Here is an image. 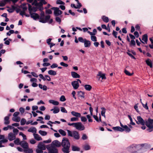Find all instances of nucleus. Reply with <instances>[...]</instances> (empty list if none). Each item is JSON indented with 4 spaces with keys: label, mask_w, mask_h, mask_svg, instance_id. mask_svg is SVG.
<instances>
[{
    "label": "nucleus",
    "mask_w": 153,
    "mask_h": 153,
    "mask_svg": "<svg viewBox=\"0 0 153 153\" xmlns=\"http://www.w3.org/2000/svg\"><path fill=\"white\" fill-rule=\"evenodd\" d=\"M147 145V144H142L138 145L134 144L128 147L127 148V149L128 151L131 152L138 153V151L139 150H141V152H142V150L145 148L144 146H146Z\"/></svg>",
    "instance_id": "1"
},
{
    "label": "nucleus",
    "mask_w": 153,
    "mask_h": 153,
    "mask_svg": "<svg viewBox=\"0 0 153 153\" xmlns=\"http://www.w3.org/2000/svg\"><path fill=\"white\" fill-rule=\"evenodd\" d=\"M32 5H34L35 7H32V6L30 4H28V10L29 11L30 10L31 11L32 13L36 12L38 10H39L40 11H42L43 9V8L42 5L43 4L41 3H38L37 1H35L32 3Z\"/></svg>",
    "instance_id": "2"
},
{
    "label": "nucleus",
    "mask_w": 153,
    "mask_h": 153,
    "mask_svg": "<svg viewBox=\"0 0 153 153\" xmlns=\"http://www.w3.org/2000/svg\"><path fill=\"white\" fill-rule=\"evenodd\" d=\"M61 145L63 147L62 149V151L64 153H69L70 144L68 139L64 137L62 140Z\"/></svg>",
    "instance_id": "3"
},
{
    "label": "nucleus",
    "mask_w": 153,
    "mask_h": 153,
    "mask_svg": "<svg viewBox=\"0 0 153 153\" xmlns=\"http://www.w3.org/2000/svg\"><path fill=\"white\" fill-rule=\"evenodd\" d=\"M67 131L69 136L73 137L76 140H78L79 139V134L77 131H71L68 130H67Z\"/></svg>",
    "instance_id": "4"
},
{
    "label": "nucleus",
    "mask_w": 153,
    "mask_h": 153,
    "mask_svg": "<svg viewBox=\"0 0 153 153\" xmlns=\"http://www.w3.org/2000/svg\"><path fill=\"white\" fill-rule=\"evenodd\" d=\"M50 18V16L49 15L44 16H39L38 18L39 21L43 23L48 22Z\"/></svg>",
    "instance_id": "5"
},
{
    "label": "nucleus",
    "mask_w": 153,
    "mask_h": 153,
    "mask_svg": "<svg viewBox=\"0 0 153 153\" xmlns=\"http://www.w3.org/2000/svg\"><path fill=\"white\" fill-rule=\"evenodd\" d=\"M120 126H121V127H122L123 130H122V132L125 131L126 133H128L131 131V129L130 128H129L127 125H124L122 124V123L120 122Z\"/></svg>",
    "instance_id": "6"
},
{
    "label": "nucleus",
    "mask_w": 153,
    "mask_h": 153,
    "mask_svg": "<svg viewBox=\"0 0 153 153\" xmlns=\"http://www.w3.org/2000/svg\"><path fill=\"white\" fill-rule=\"evenodd\" d=\"M78 130L82 131L85 129L84 126L81 122L76 123L75 127Z\"/></svg>",
    "instance_id": "7"
},
{
    "label": "nucleus",
    "mask_w": 153,
    "mask_h": 153,
    "mask_svg": "<svg viewBox=\"0 0 153 153\" xmlns=\"http://www.w3.org/2000/svg\"><path fill=\"white\" fill-rule=\"evenodd\" d=\"M49 153H58V151L56 147L49 146L47 148Z\"/></svg>",
    "instance_id": "8"
},
{
    "label": "nucleus",
    "mask_w": 153,
    "mask_h": 153,
    "mask_svg": "<svg viewBox=\"0 0 153 153\" xmlns=\"http://www.w3.org/2000/svg\"><path fill=\"white\" fill-rule=\"evenodd\" d=\"M52 9L54 10V14L55 16H58L61 14L62 12L60 10L59 8L53 7Z\"/></svg>",
    "instance_id": "9"
},
{
    "label": "nucleus",
    "mask_w": 153,
    "mask_h": 153,
    "mask_svg": "<svg viewBox=\"0 0 153 153\" xmlns=\"http://www.w3.org/2000/svg\"><path fill=\"white\" fill-rule=\"evenodd\" d=\"M137 121H136V122L137 124H140L142 126L145 125V122L141 116H138L137 117Z\"/></svg>",
    "instance_id": "10"
},
{
    "label": "nucleus",
    "mask_w": 153,
    "mask_h": 153,
    "mask_svg": "<svg viewBox=\"0 0 153 153\" xmlns=\"http://www.w3.org/2000/svg\"><path fill=\"white\" fill-rule=\"evenodd\" d=\"M29 13L30 14V17L33 19L36 20L38 19L39 17V15L37 13H32L30 10H29Z\"/></svg>",
    "instance_id": "11"
},
{
    "label": "nucleus",
    "mask_w": 153,
    "mask_h": 153,
    "mask_svg": "<svg viewBox=\"0 0 153 153\" xmlns=\"http://www.w3.org/2000/svg\"><path fill=\"white\" fill-rule=\"evenodd\" d=\"M71 85L74 89L75 90L77 89L79 87V85L78 81H74L71 82Z\"/></svg>",
    "instance_id": "12"
},
{
    "label": "nucleus",
    "mask_w": 153,
    "mask_h": 153,
    "mask_svg": "<svg viewBox=\"0 0 153 153\" xmlns=\"http://www.w3.org/2000/svg\"><path fill=\"white\" fill-rule=\"evenodd\" d=\"M61 146L60 142L58 140H55L53 141L50 146H53L55 147H59Z\"/></svg>",
    "instance_id": "13"
},
{
    "label": "nucleus",
    "mask_w": 153,
    "mask_h": 153,
    "mask_svg": "<svg viewBox=\"0 0 153 153\" xmlns=\"http://www.w3.org/2000/svg\"><path fill=\"white\" fill-rule=\"evenodd\" d=\"M8 139L10 141L14 140L16 138L15 134H14L12 132H10L8 134Z\"/></svg>",
    "instance_id": "14"
},
{
    "label": "nucleus",
    "mask_w": 153,
    "mask_h": 153,
    "mask_svg": "<svg viewBox=\"0 0 153 153\" xmlns=\"http://www.w3.org/2000/svg\"><path fill=\"white\" fill-rule=\"evenodd\" d=\"M153 119H149L147 121H146L145 124L148 127L153 126Z\"/></svg>",
    "instance_id": "15"
},
{
    "label": "nucleus",
    "mask_w": 153,
    "mask_h": 153,
    "mask_svg": "<svg viewBox=\"0 0 153 153\" xmlns=\"http://www.w3.org/2000/svg\"><path fill=\"white\" fill-rule=\"evenodd\" d=\"M105 74L104 73H102L101 71H99L97 75V78L99 80H100L101 78L102 80L105 79Z\"/></svg>",
    "instance_id": "16"
},
{
    "label": "nucleus",
    "mask_w": 153,
    "mask_h": 153,
    "mask_svg": "<svg viewBox=\"0 0 153 153\" xmlns=\"http://www.w3.org/2000/svg\"><path fill=\"white\" fill-rule=\"evenodd\" d=\"M20 146L24 149L28 148L29 146L28 143L24 141H21Z\"/></svg>",
    "instance_id": "17"
},
{
    "label": "nucleus",
    "mask_w": 153,
    "mask_h": 153,
    "mask_svg": "<svg viewBox=\"0 0 153 153\" xmlns=\"http://www.w3.org/2000/svg\"><path fill=\"white\" fill-rule=\"evenodd\" d=\"M37 148L42 150H45L46 148L45 144L42 142L39 143L37 146Z\"/></svg>",
    "instance_id": "18"
},
{
    "label": "nucleus",
    "mask_w": 153,
    "mask_h": 153,
    "mask_svg": "<svg viewBox=\"0 0 153 153\" xmlns=\"http://www.w3.org/2000/svg\"><path fill=\"white\" fill-rule=\"evenodd\" d=\"M34 138L37 141H40L42 140L41 137L38 134H33Z\"/></svg>",
    "instance_id": "19"
},
{
    "label": "nucleus",
    "mask_w": 153,
    "mask_h": 153,
    "mask_svg": "<svg viewBox=\"0 0 153 153\" xmlns=\"http://www.w3.org/2000/svg\"><path fill=\"white\" fill-rule=\"evenodd\" d=\"M11 116L10 114H9L7 116L5 117L4 118V124L5 125L9 124L10 123L9 120V117Z\"/></svg>",
    "instance_id": "20"
},
{
    "label": "nucleus",
    "mask_w": 153,
    "mask_h": 153,
    "mask_svg": "<svg viewBox=\"0 0 153 153\" xmlns=\"http://www.w3.org/2000/svg\"><path fill=\"white\" fill-rule=\"evenodd\" d=\"M71 75L74 78H79L80 76L75 72L72 71L71 72Z\"/></svg>",
    "instance_id": "21"
},
{
    "label": "nucleus",
    "mask_w": 153,
    "mask_h": 153,
    "mask_svg": "<svg viewBox=\"0 0 153 153\" xmlns=\"http://www.w3.org/2000/svg\"><path fill=\"white\" fill-rule=\"evenodd\" d=\"M71 113L73 116L77 118L81 117V114L77 112L74 111H72Z\"/></svg>",
    "instance_id": "22"
},
{
    "label": "nucleus",
    "mask_w": 153,
    "mask_h": 153,
    "mask_svg": "<svg viewBox=\"0 0 153 153\" xmlns=\"http://www.w3.org/2000/svg\"><path fill=\"white\" fill-rule=\"evenodd\" d=\"M84 44L85 47H89L91 45V42L90 41L87 40L85 39H84Z\"/></svg>",
    "instance_id": "23"
},
{
    "label": "nucleus",
    "mask_w": 153,
    "mask_h": 153,
    "mask_svg": "<svg viewBox=\"0 0 153 153\" xmlns=\"http://www.w3.org/2000/svg\"><path fill=\"white\" fill-rule=\"evenodd\" d=\"M112 129L115 131H119L122 132V130H123L122 127L118 126L113 127Z\"/></svg>",
    "instance_id": "24"
},
{
    "label": "nucleus",
    "mask_w": 153,
    "mask_h": 153,
    "mask_svg": "<svg viewBox=\"0 0 153 153\" xmlns=\"http://www.w3.org/2000/svg\"><path fill=\"white\" fill-rule=\"evenodd\" d=\"M28 132H31L33 133V134H35L36 132V128L34 127L30 128L28 130Z\"/></svg>",
    "instance_id": "25"
},
{
    "label": "nucleus",
    "mask_w": 153,
    "mask_h": 153,
    "mask_svg": "<svg viewBox=\"0 0 153 153\" xmlns=\"http://www.w3.org/2000/svg\"><path fill=\"white\" fill-rule=\"evenodd\" d=\"M49 102L50 103L52 104L55 105H57L59 104V102H58L53 100H49Z\"/></svg>",
    "instance_id": "26"
},
{
    "label": "nucleus",
    "mask_w": 153,
    "mask_h": 153,
    "mask_svg": "<svg viewBox=\"0 0 153 153\" xmlns=\"http://www.w3.org/2000/svg\"><path fill=\"white\" fill-rule=\"evenodd\" d=\"M85 89L87 91H90L92 88L91 86L90 85L86 84L84 86Z\"/></svg>",
    "instance_id": "27"
},
{
    "label": "nucleus",
    "mask_w": 153,
    "mask_h": 153,
    "mask_svg": "<svg viewBox=\"0 0 153 153\" xmlns=\"http://www.w3.org/2000/svg\"><path fill=\"white\" fill-rule=\"evenodd\" d=\"M146 62L148 65L150 66L151 68L152 67V63L151 60L149 59L146 61Z\"/></svg>",
    "instance_id": "28"
},
{
    "label": "nucleus",
    "mask_w": 153,
    "mask_h": 153,
    "mask_svg": "<svg viewBox=\"0 0 153 153\" xmlns=\"http://www.w3.org/2000/svg\"><path fill=\"white\" fill-rule=\"evenodd\" d=\"M23 152L25 153H32L33 151L32 149H30L28 147L24 149Z\"/></svg>",
    "instance_id": "29"
},
{
    "label": "nucleus",
    "mask_w": 153,
    "mask_h": 153,
    "mask_svg": "<svg viewBox=\"0 0 153 153\" xmlns=\"http://www.w3.org/2000/svg\"><path fill=\"white\" fill-rule=\"evenodd\" d=\"M51 111H53V113L54 114H56L58 113L59 111V108L56 107H54L53 109H52L51 110Z\"/></svg>",
    "instance_id": "30"
},
{
    "label": "nucleus",
    "mask_w": 153,
    "mask_h": 153,
    "mask_svg": "<svg viewBox=\"0 0 153 153\" xmlns=\"http://www.w3.org/2000/svg\"><path fill=\"white\" fill-rule=\"evenodd\" d=\"M142 40L144 42V43H147L148 41V36L147 34H145L143 36Z\"/></svg>",
    "instance_id": "31"
},
{
    "label": "nucleus",
    "mask_w": 153,
    "mask_h": 153,
    "mask_svg": "<svg viewBox=\"0 0 153 153\" xmlns=\"http://www.w3.org/2000/svg\"><path fill=\"white\" fill-rule=\"evenodd\" d=\"M48 74H49L51 75L55 76L56 74V72L53 70H50L48 71Z\"/></svg>",
    "instance_id": "32"
},
{
    "label": "nucleus",
    "mask_w": 153,
    "mask_h": 153,
    "mask_svg": "<svg viewBox=\"0 0 153 153\" xmlns=\"http://www.w3.org/2000/svg\"><path fill=\"white\" fill-rule=\"evenodd\" d=\"M12 120L16 122H19L20 120V118L19 117H13L12 118Z\"/></svg>",
    "instance_id": "33"
},
{
    "label": "nucleus",
    "mask_w": 153,
    "mask_h": 153,
    "mask_svg": "<svg viewBox=\"0 0 153 153\" xmlns=\"http://www.w3.org/2000/svg\"><path fill=\"white\" fill-rule=\"evenodd\" d=\"M14 142L16 145H20L21 141H20L19 138H16L15 140H14Z\"/></svg>",
    "instance_id": "34"
},
{
    "label": "nucleus",
    "mask_w": 153,
    "mask_h": 153,
    "mask_svg": "<svg viewBox=\"0 0 153 153\" xmlns=\"http://www.w3.org/2000/svg\"><path fill=\"white\" fill-rule=\"evenodd\" d=\"M39 133L43 136H46L47 134L46 131L42 130H39Z\"/></svg>",
    "instance_id": "35"
},
{
    "label": "nucleus",
    "mask_w": 153,
    "mask_h": 153,
    "mask_svg": "<svg viewBox=\"0 0 153 153\" xmlns=\"http://www.w3.org/2000/svg\"><path fill=\"white\" fill-rule=\"evenodd\" d=\"M93 117L95 119V120L97 122H99L100 121L101 122V119L100 116V118L99 119L98 118V117L96 115H93Z\"/></svg>",
    "instance_id": "36"
},
{
    "label": "nucleus",
    "mask_w": 153,
    "mask_h": 153,
    "mask_svg": "<svg viewBox=\"0 0 153 153\" xmlns=\"http://www.w3.org/2000/svg\"><path fill=\"white\" fill-rule=\"evenodd\" d=\"M59 132L62 136H65L66 135V132L63 130L59 129Z\"/></svg>",
    "instance_id": "37"
},
{
    "label": "nucleus",
    "mask_w": 153,
    "mask_h": 153,
    "mask_svg": "<svg viewBox=\"0 0 153 153\" xmlns=\"http://www.w3.org/2000/svg\"><path fill=\"white\" fill-rule=\"evenodd\" d=\"M72 150L73 151H79V149L77 146H72Z\"/></svg>",
    "instance_id": "38"
},
{
    "label": "nucleus",
    "mask_w": 153,
    "mask_h": 153,
    "mask_svg": "<svg viewBox=\"0 0 153 153\" xmlns=\"http://www.w3.org/2000/svg\"><path fill=\"white\" fill-rule=\"evenodd\" d=\"M26 4L25 3L23 4L22 5V8L23 11H25L27 9V7L26 6Z\"/></svg>",
    "instance_id": "39"
},
{
    "label": "nucleus",
    "mask_w": 153,
    "mask_h": 153,
    "mask_svg": "<svg viewBox=\"0 0 153 153\" xmlns=\"http://www.w3.org/2000/svg\"><path fill=\"white\" fill-rule=\"evenodd\" d=\"M128 117L130 121V124L132 125H135V123L133 122L131 116L129 115H128Z\"/></svg>",
    "instance_id": "40"
},
{
    "label": "nucleus",
    "mask_w": 153,
    "mask_h": 153,
    "mask_svg": "<svg viewBox=\"0 0 153 153\" xmlns=\"http://www.w3.org/2000/svg\"><path fill=\"white\" fill-rule=\"evenodd\" d=\"M65 97L64 95H62L60 98V100L61 102H64L66 100Z\"/></svg>",
    "instance_id": "41"
},
{
    "label": "nucleus",
    "mask_w": 153,
    "mask_h": 153,
    "mask_svg": "<svg viewBox=\"0 0 153 153\" xmlns=\"http://www.w3.org/2000/svg\"><path fill=\"white\" fill-rule=\"evenodd\" d=\"M6 3L4 0H3L0 2V7H3L5 5Z\"/></svg>",
    "instance_id": "42"
},
{
    "label": "nucleus",
    "mask_w": 153,
    "mask_h": 153,
    "mask_svg": "<svg viewBox=\"0 0 153 153\" xmlns=\"http://www.w3.org/2000/svg\"><path fill=\"white\" fill-rule=\"evenodd\" d=\"M21 124L22 125H24L25 123H26V121L25 119H22L21 120Z\"/></svg>",
    "instance_id": "43"
},
{
    "label": "nucleus",
    "mask_w": 153,
    "mask_h": 153,
    "mask_svg": "<svg viewBox=\"0 0 153 153\" xmlns=\"http://www.w3.org/2000/svg\"><path fill=\"white\" fill-rule=\"evenodd\" d=\"M19 131V130L17 129L14 128H13V134H15L16 135L18 134Z\"/></svg>",
    "instance_id": "44"
},
{
    "label": "nucleus",
    "mask_w": 153,
    "mask_h": 153,
    "mask_svg": "<svg viewBox=\"0 0 153 153\" xmlns=\"http://www.w3.org/2000/svg\"><path fill=\"white\" fill-rule=\"evenodd\" d=\"M141 103L142 104L143 107L146 109L148 110L149 109V108L147 106V102L145 104H143L142 102H141Z\"/></svg>",
    "instance_id": "45"
},
{
    "label": "nucleus",
    "mask_w": 153,
    "mask_h": 153,
    "mask_svg": "<svg viewBox=\"0 0 153 153\" xmlns=\"http://www.w3.org/2000/svg\"><path fill=\"white\" fill-rule=\"evenodd\" d=\"M125 73L127 75L131 76L132 75L133 73H130L128 71L125 70L124 71Z\"/></svg>",
    "instance_id": "46"
},
{
    "label": "nucleus",
    "mask_w": 153,
    "mask_h": 153,
    "mask_svg": "<svg viewBox=\"0 0 153 153\" xmlns=\"http://www.w3.org/2000/svg\"><path fill=\"white\" fill-rule=\"evenodd\" d=\"M91 40L94 42H96L97 41V38L95 36H91Z\"/></svg>",
    "instance_id": "47"
},
{
    "label": "nucleus",
    "mask_w": 153,
    "mask_h": 153,
    "mask_svg": "<svg viewBox=\"0 0 153 153\" xmlns=\"http://www.w3.org/2000/svg\"><path fill=\"white\" fill-rule=\"evenodd\" d=\"M56 3L57 4H65L64 2L61 0H57Z\"/></svg>",
    "instance_id": "48"
},
{
    "label": "nucleus",
    "mask_w": 153,
    "mask_h": 153,
    "mask_svg": "<svg viewBox=\"0 0 153 153\" xmlns=\"http://www.w3.org/2000/svg\"><path fill=\"white\" fill-rule=\"evenodd\" d=\"M87 138H88V137L86 134H83L82 137V139L83 140H86L87 139Z\"/></svg>",
    "instance_id": "49"
},
{
    "label": "nucleus",
    "mask_w": 153,
    "mask_h": 153,
    "mask_svg": "<svg viewBox=\"0 0 153 153\" xmlns=\"http://www.w3.org/2000/svg\"><path fill=\"white\" fill-rule=\"evenodd\" d=\"M36 152L37 153H43L42 150L37 148L36 150Z\"/></svg>",
    "instance_id": "50"
},
{
    "label": "nucleus",
    "mask_w": 153,
    "mask_h": 153,
    "mask_svg": "<svg viewBox=\"0 0 153 153\" xmlns=\"http://www.w3.org/2000/svg\"><path fill=\"white\" fill-rule=\"evenodd\" d=\"M78 120V119L76 117H72L71 119V121L72 122L77 121Z\"/></svg>",
    "instance_id": "51"
},
{
    "label": "nucleus",
    "mask_w": 153,
    "mask_h": 153,
    "mask_svg": "<svg viewBox=\"0 0 153 153\" xmlns=\"http://www.w3.org/2000/svg\"><path fill=\"white\" fill-rule=\"evenodd\" d=\"M61 112L63 113H67V110L65 109V108L63 107H62L61 108Z\"/></svg>",
    "instance_id": "52"
},
{
    "label": "nucleus",
    "mask_w": 153,
    "mask_h": 153,
    "mask_svg": "<svg viewBox=\"0 0 153 153\" xmlns=\"http://www.w3.org/2000/svg\"><path fill=\"white\" fill-rule=\"evenodd\" d=\"M60 65L62 66L66 67H67L68 66V65L67 64L63 62H61L60 63Z\"/></svg>",
    "instance_id": "53"
},
{
    "label": "nucleus",
    "mask_w": 153,
    "mask_h": 153,
    "mask_svg": "<svg viewBox=\"0 0 153 153\" xmlns=\"http://www.w3.org/2000/svg\"><path fill=\"white\" fill-rule=\"evenodd\" d=\"M81 121L82 122H85L87 121L86 118L84 117H81Z\"/></svg>",
    "instance_id": "54"
},
{
    "label": "nucleus",
    "mask_w": 153,
    "mask_h": 153,
    "mask_svg": "<svg viewBox=\"0 0 153 153\" xmlns=\"http://www.w3.org/2000/svg\"><path fill=\"white\" fill-rule=\"evenodd\" d=\"M87 117L88 119V121L89 122H92L93 121L92 120L91 118V117L89 115H87Z\"/></svg>",
    "instance_id": "55"
},
{
    "label": "nucleus",
    "mask_w": 153,
    "mask_h": 153,
    "mask_svg": "<svg viewBox=\"0 0 153 153\" xmlns=\"http://www.w3.org/2000/svg\"><path fill=\"white\" fill-rule=\"evenodd\" d=\"M90 146L88 145H85L84 147V149L85 150H88L90 149Z\"/></svg>",
    "instance_id": "56"
},
{
    "label": "nucleus",
    "mask_w": 153,
    "mask_h": 153,
    "mask_svg": "<svg viewBox=\"0 0 153 153\" xmlns=\"http://www.w3.org/2000/svg\"><path fill=\"white\" fill-rule=\"evenodd\" d=\"M58 67V65L56 64L53 63L51 66V67L52 68H56Z\"/></svg>",
    "instance_id": "57"
},
{
    "label": "nucleus",
    "mask_w": 153,
    "mask_h": 153,
    "mask_svg": "<svg viewBox=\"0 0 153 153\" xmlns=\"http://www.w3.org/2000/svg\"><path fill=\"white\" fill-rule=\"evenodd\" d=\"M117 33L116 31H115L114 30L113 31V32L112 33V35L114 36L115 37V38H117Z\"/></svg>",
    "instance_id": "58"
},
{
    "label": "nucleus",
    "mask_w": 153,
    "mask_h": 153,
    "mask_svg": "<svg viewBox=\"0 0 153 153\" xmlns=\"http://www.w3.org/2000/svg\"><path fill=\"white\" fill-rule=\"evenodd\" d=\"M7 8L8 9L7 10L9 12L11 13L14 12L13 10L11 8L7 7Z\"/></svg>",
    "instance_id": "59"
},
{
    "label": "nucleus",
    "mask_w": 153,
    "mask_h": 153,
    "mask_svg": "<svg viewBox=\"0 0 153 153\" xmlns=\"http://www.w3.org/2000/svg\"><path fill=\"white\" fill-rule=\"evenodd\" d=\"M43 66L44 67H46L50 65V64L49 63L44 62L42 64Z\"/></svg>",
    "instance_id": "60"
},
{
    "label": "nucleus",
    "mask_w": 153,
    "mask_h": 153,
    "mask_svg": "<svg viewBox=\"0 0 153 153\" xmlns=\"http://www.w3.org/2000/svg\"><path fill=\"white\" fill-rule=\"evenodd\" d=\"M52 122L50 121H49L47 123V124L48 125H50L51 127V130H53V128H52V127L53 126L52 125Z\"/></svg>",
    "instance_id": "61"
},
{
    "label": "nucleus",
    "mask_w": 153,
    "mask_h": 153,
    "mask_svg": "<svg viewBox=\"0 0 153 153\" xmlns=\"http://www.w3.org/2000/svg\"><path fill=\"white\" fill-rule=\"evenodd\" d=\"M30 142L31 144H35L36 143V141L33 139H31L30 140Z\"/></svg>",
    "instance_id": "62"
},
{
    "label": "nucleus",
    "mask_w": 153,
    "mask_h": 153,
    "mask_svg": "<svg viewBox=\"0 0 153 153\" xmlns=\"http://www.w3.org/2000/svg\"><path fill=\"white\" fill-rule=\"evenodd\" d=\"M45 77L46 78V80L48 81H50L51 80V78L48 75H46L45 76Z\"/></svg>",
    "instance_id": "63"
},
{
    "label": "nucleus",
    "mask_w": 153,
    "mask_h": 153,
    "mask_svg": "<svg viewBox=\"0 0 153 153\" xmlns=\"http://www.w3.org/2000/svg\"><path fill=\"white\" fill-rule=\"evenodd\" d=\"M148 128L147 130L149 132H151L153 130V126Z\"/></svg>",
    "instance_id": "64"
}]
</instances>
